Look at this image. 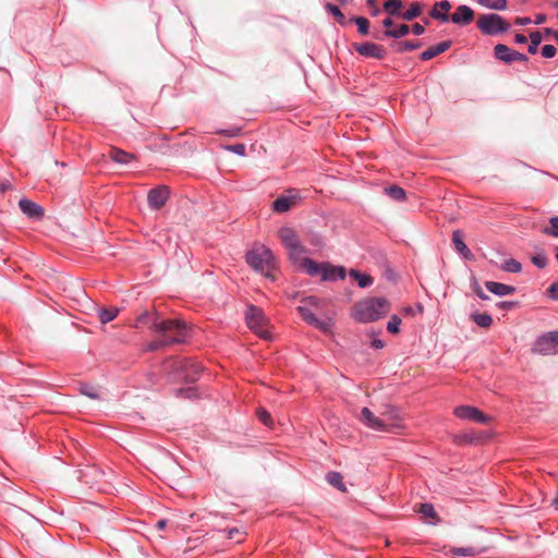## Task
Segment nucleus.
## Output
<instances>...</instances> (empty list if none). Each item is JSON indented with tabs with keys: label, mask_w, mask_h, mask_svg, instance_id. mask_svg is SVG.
Wrapping results in <instances>:
<instances>
[{
	"label": "nucleus",
	"mask_w": 558,
	"mask_h": 558,
	"mask_svg": "<svg viewBox=\"0 0 558 558\" xmlns=\"http://www.w3.org/2000/svg\"><path fill=\"white\" fill-rule=\"evenodd\" d=\"M246 263L265 277L275 279L271 274L276 268V260L272 252L263 244H255L245 255Z\"/></svg>",
	"instance_id": "nucleus-3"
},
{
	"label": "nucleus",
	"mask_w": 558,
	"mask_h": 558,
	"mask_svg": "<svg viewBox=\"0 0 558 558\" xmlns=\"http://www.w3.org/2000/svg\"><path fill=\"white\" fill-rule=\"evenodd\" d=\"M242 128L235 126L228 130H221L218 133L225 134L229 137H236L241 134Z\"/></svg>",
	"instance_id": "nucleus-52"
},
{
	"label": "nucleus",
	"mask_w": 558,
	"mask_h": 558,
	"mask_svg": "<svg viewBox=\"0 0 558 558\" xmlns=\"http://www.w3.org/2000/svg\"><path fill=\"white\" fill-rule=\"evenodd\" d=\"M350 276L357 282L359 287L366 288L373 283V278L369 275L361 274L355 269L350 270Z\"/></svg>",
	"instance_id": "nucleus-29"
},
{
	"label": "nucleus",
	"mask_w": 558,
	"mask_h": 558,
	"mask_svg": "<svg viewBox=\"0 0 558 558\" xmlns=\"http://www.w3.org/2000/svg\"><path fill=\"white\" fill-rule=\"evenodd\" d=\"M410 33V26L407 24H400L392 29H386L383 34L384 37L401 38Z\"/></svg>",
	"instance_id": "nucleus-27"
},
{
	"label": "nucleus",
	"mask_w": 558,
	"mask_h": 558,
	"mask_svg": "<svg viewBox=\"0 0 558 558\" xmlns=\"http://www.w3.org/2000/svg\"><path fill=\"white\" fill-rule=\"evenodd\" d=\"M359 420L362 424H364L366 427H368L371 429H374L377 432H385L386 425L383 424L377 411L374 412V411L369 410L368 408H363L359 415Z\"/></svg>",
	"instance_id": "nucleus-15"
},
{
	"label": "nucleus",
	"mask_w": 558,
	"mask_h": 558,
	"mask_svg": "<svg viewBox=\"0 0 558 558\" xmlns=\"http://www.w3.org/2000/svg\"><path fill=\"white\" fill-rule=\"evenodd\" d=\"M153 329L159 337L148 344L147 350L149 351L184 342L190 335L189 326L181 319H163L159 322L155 318L153 320Z\"/></svg>",
	"instance_id": "nucleus-1"
},
{
	"label": "nucleus",
	"mask_w": 558,
	"mask_h": 558,
	"mask_svg": "<svg viewBox=\"0 0 558 558\" xmlns=\"http://www.w3.org/2000/svg\"><path fill=\"white\" fill-rule=\"evenodd\" d=\"M456 416L463 418V420H470L477 423L487 424L490 421V417L484 414L482 411L470 405H460L457 407L453 411Z\"/></svg>",
	"instance_id": "nucleus-13"
},
{
	"label": "nucleus",
	"mask_w": 558,
	"mask_h": 558,
	"mask_svg": "<svg viewBox=\"0 0 558 558\" xmlns=\"http://www.w3.org/2000/svg\"><path fill=\"white\" fill-rule=\"evenodd\" d=\"M325 10L328 13H330L331 15H333L337 19V22L339 24L345 25V23H347L345 16L337 5L331 4V3H326Z\"/></svg>",
	"instance_id": "nucleus-34"
},
{
	"label": "nucleus",
	"mask_w": 558,
	"mask_h": 558,
	"mask_svg": "<svg viewBox=\"0 0 558 558\" xmlns=\"http://www.w3.org/2000/svg\"><path fill=\"white\" fill-rule=\"evenodd\" d=\"M422 46L420 41H412V40H402L391 44V48L398 52L403 53L407 51H412L415 49H418Z\"/></svg>",
	"instance_id": "nucleus-25"
},
{
	"label": "nucleus",
	"mask_w": 558,
	"mask_h": 558,
	"mask_svg": "<svg viewBox=\"0 0 558 558\" xmlns=\"http://www.w3.org/2000/svg\"><path fill=\"white\" fill-rule=\"evenodd\" d=\"M296 311L299 312L300 316L308 324L314 326L315 328L322 330L325 333L331 332L332 322L331 319L328 320H319L315 314L314 308H311L307 305H299L296 307Z\"/></svg>",
	"instance_id": "nucleus-11"
},
{
	"label": "nucleus",
	"mask_w": 558,
	"mask_h": 558,
	"mask_svg": "<svg viewBox=\"0 0 558 558\" xmlns=\"http://www.w3.org/2000/svg\"><path fill=\"white\" fill-rule=\"evenodd\" d=\"M372 347L375 348V349H381V348L385 347V343H384V341H381L379 339H375L372 342Z\"/></svg>",
	"instance_id": "nucleus-64"
},
{
	"label": "nucleus",
	"mask_w": 558,
	"mask_h": 558,
	"mask_svg": "<svg viewBox=\"0 0 558 558\" xmlns=\"http://www.w3.org/2000/svg\"><path fill=\"white\" fill-rule=\"evenodd\" d=\"M454 442L458 445L471 444L475 440V437L470 434L457 435L454 436Z\"/></svg>",
	"instance_id": "nucleus-47"
},
{
	"label": "nucleus",
	"mask_w": 558,
	"mask_h": 558,
	"mask_svg": "<svg viewBox=\"0 0 558 558\" xmlns=\"http://www.w3.org/2000/svg\"><path fill=\"white\" fill-rule=\"evenodd\" d=\"M390 311V303L384 298H369L355 304L353 317L360 323L378 320Z\"/></svg>",
	"instance_id": "nucleus-2"
},
{
	"label": "nucleus",
	"mask_w": 558,
	"mask_h": 558,
	"mask_svg": "<svg viewBox=\"0 0 558 558\" xmlns=\"http://www.w3.org/2000/svg\"><path fill=\"white\" fill-rule=\"evenodd\" d=\"M353 48L355 51H357L361 56L366 58H374L377 60L385 59L387 52L386 49L377 44L374 43H361V44H353Z\"/></svg>",
	"instance_id": "nucleus-14"
},
{
	"label": "nucleus",
	"mask_w": 558,
	"mask_h": 558,
	"mask_svg": "<svg viewBox=\"0 0 558 558\" xmlns=\"http://www.w3.org/2000/svg\"><path fill=\"white\" fill-rule=\"evenodd\" d=\"M513 52H514V50H512L511 48H509L507 45H504V44H497L494 47L495 58L507 63V64L512 63Z\"/></svg>",
	"instance_id": "nucleus-23"
},
{
	"label": "nucleus",
	"mask_w": 558,
	"mask_h": 558,
	"mask_svg": "<svg viewBox=\"0 0 558 558\" xmlns=\"http://www.w3.org/2000/svg\"><path fill=\"white\" fill-rule=\"evenodd\" d=\"M170 195V190L166 185H159L153 190H150L147 194L148 205L151 208L158 209L162 207L168 201Z\"/></svg>",
	"instance_id": "nucleus-16"
},
{
	"label": "nucleus",
	"mask_w": 558,
	"mask_h": 558,
	"mask_svg": "<svg viewBox=\"0 0 558 558\" xmlns=\"http://www.w3.org/2000/svg\"><path fill=\"white\" fill-rule=\"evenodd\" d=\"M246 533L239 527H233L228 531V538L234 539L235 543H242Z\"/></svg>",
	"instance_id": "nucleus-42"
},
{
	"label": "nucleus",
	"mask_w": 558,
	"mask_h": 558,
	"mask_svg": "<svg viewBox=\"0 0 558 558\" xmlns=\"http://www.w3.org/2000/svg\"><path fill=\"white\" fill-rule=\"evenodd\" d=\"M119 313L117 307L101 308L98 311V317L101 324H108L113 320Z\"/></svg>",
	"instance_id": "nucleus-30"
},
{
	"label": "nucleus",
	"mask_w": 558,
	"mask_h": 558,
	"mask_svg": "<svg viewBox=\"0 0 558 558\" xmlns=\"http://www.w3.org/2000/svg\"><path fill=\"white\" fill-rule=\"evenodd\" d=\"M548 295L554 299V300H558V281L556 283H553L548 290Z\"/></svg>",
	"instance_id": "nucleus-54"
},
{
	"label": "nucleus",
	"mask_w": 558,
	"mask_h": 558,
	"mask_svg": "<svg viewBox=\"0 0 558 558\" xmlns=\"http://www.w3.org/2000/svg\"><path fill=\"white\" fill-rule=\"evenodd\" d=\"M514 41L517 44H525L527 41V38L523 34H517L514 36Z\"/></svg>",
	"instance_id": "nucleus-60"
},
{
	"label": "nucleus",
	"mask_w": 558,
	"mask_h": 558,
	"mask_svg": "<svg viewBox=\"0 0 558 558\" xmlns=\"http://www.w3.org/2000/svg\"><path fill=\"white\" fill-rule=\"evenodd\" d=\"M487 290L496 295L504 296V295H510L513 294L515 291V288L512 286H508L505 283H499L495 281H486L485 283Z\"/></svg>",
	"instance_id": "nucleus-21"
},
{
	"label": "nucleus",
	"mask_w": 558,
	"mask_h": 558,
	"mask_svg": "<svg viewBox=\"0 0 558 558\" xmlns=\"http://www.w3.org/2000/svg\"><path fill=\"white\" fill-rule=\"evenodd\" d=\"M452 242L456 250L466 259L472 258V253L463 241V234L460 230H454L452 233Z\"/></svg>",
	"instance_id": "nucleus-22"
},
{
	"label": "nucleus",
	"mask_w": 558,
	"mask_h": 558,
	"mask_svg": "<svg viewBox=\"0 0 558 558\" xmlns=\"http://www.w3.org/2000/svg\"><path fill=\"white\" fill-rule=\"evenodd\" d=\"M352 22L357 26V31L363 36L368 35L369 33V21L364 16H356L352 19Z\"/></svg>",
	"instance_id": "nucleus-37"
},
{
	"label": "nucleus",
	"mask_w": 558,
	"mask_h": 558,
	"mask_svg": "<svg viewBox=\"0 0 558 558\" xmlns=\"http://www.w3.org/2000/svg\"><path fill=\"white\" fill-rule=\"evenodd\" d=\"M300 267L311 276L320 275L323 280H336L345 278L344 267L332 266L327 263L317 264L311 258H301Z\"/></svg>",
	"instance_id": "nucleus-4"
},
{
	"label": "nucleus",
	"mask_w": 558,
	"mask_h": 558,
	"mask_svg": "<svg viewBox=\"0 0 558 558\" xmlns=\"http://www.w3.org/2000/svg\"><path fill=\"white\" fill-rule=\"evenodd\" d=\"M29 219L38 221L43 218L44 211H24Z\"/></svg>",
	"instance_id": "nucleus-55"
},
{
	"label": "nucleus",
	"mask_w": 558,
	"mask_h": 558,
	"mask_svg": "<svg viewBox=\"0 0 558 558\" xmlns=\"http://www.w3.org/2000/svg\"><path fill=\"white\" fill-rule=\"evenodd\" d=\"M477 3L496 11H502L507 8V0H477Z\"/></svg>",
	"instance_id": "nucleus-31"
},
{
	"label": "nucleus",
	"mask_w": 558,
	"mask_h": 558,
	"mask_svg": "<svg viewBox=\"0 0 558 558\" xmlns=\"http://www.w3.org/2000/svg\"><path fill=\"white\" fill-rule=\"evenodd\" d=\"M19 206H20V209H22V210H25V209H43V207L40 205L34 203L31 199L24 198V197L19 199Z\"/></svg>",
	"instance_id": "nucleus-46"
},
{
	"label": "nucleus",
	"mask_w": 558,
	"mask_h": 558,
	"mask_svg": "<svg viewBox=\"0 0 558 558\" xmlns=\"http://www.w3.org/2000/svg\"><path fill=\"white\" fill-rule=\"evenodd\" d=\"M175 371L181 373V376L186 381H195L202 372V366L191 359H181L173 362Z\"/></svg>",
	"instance_id": "nucleus-9"
},
{
	"label": "nucleus",
	"mask_w": 558,
	"mask_h": 558,
	"mask_svg": "<svg viewBox=\"0 0 558 558\" xmlns=\"http://www.w3.org/2000/svg\"><path fill=\"white\" fill-rule=\"evenodd\" d=\"M472 319L474 323L483 328H489L493 324V318L486 313L473 314Z\"/></svg>",
	"instance_id": "nucleus-32"
},
{
	"label": "nucleus",
	"mask_w": 558,
	"mask_h": 558,
	"mask_svg": "<svg viewBox=\"0 0 558 558\" xmlns=\"http://www.w3.org/2000/svg\"><path fill=\"white\" fill-rule=\"evenodd\" d=\"M451 44H452L451 40H445L435 46H432L428 49L424 50L420 54V58L422 61H428V60L439 56L440 53L447 51L451 47Z\"/></svg>",
	"instance_id": "nucleus-20"
},
{
	"label": "nucleus",
	"mask_w": 558,
	"mask_h": 558,
	"mask_svg": "<svg viewBox=\"0 0 558 558\" xmlns=\"http://www.w3.org/2000/svg\"><path fill=\"white\" fill-rule=\"evenodd\" d=\"M542 56L546 59L554 58L556 56L557 49L553 45H545L542 47Z\"/></svg>",
	"instance_id": "nucleus-48"
},
{
	"label": "nucleus",
	"mask_w": 558,
	"mask_h": 558,
	"mask_svg": "<svg viewBox=\"0 0 558 558\" xmlns=\"http://www.w3.org/2000/svg\"><path fill=\"white\" fill-rule=\"evenodd\" d=\"M366 5L371 10V14L377 16L380 14V9L377 7V0H366Z\"/></svg>",
	"instance_id": "nucleus-53"
},
{
	"label": "nucleus",
	"mask_w": 558,
	"mask_h": 558,
	"mask_svg": "<svg viewBox=\"0 0 558 558\" xmlns=\"http://www.w3.org/2000/svg\"><path fill=\"white\" fill-rule=\"evenodd\" d=\"M384 193L389 198H391L392 201H396V202L404 201L407 197L405 191L401 186L396 185V184L386 186L384 189Z\"/></svg>",
	"instance_id": "nucleus-26"
},
{
	"label": "nucleus",
	"mask_w": 558,
	"mask_h": 558,
	"mask_svg": "<svg viewBox=\"0 0 558 558\" xmlns=\"http://www.w3.org/2000/svg\"><path fill=\"white\" fill-rule=\"evenodd\" d=\"M421 14V5L417 2L411 3L410 8L402 13V19L405 21H412Z\"/></svg>",
	"instance_id": "nucleus-36"
},
{
	"label": "nucleus",
	"mask_w": 558,
	"mask_h": 558,
	"mask_svg": "<svg viewBox=\"0 0 558 558\" xmlns=\"http://www.w3.org/2000/svg\"><path fill=\"white\" fill-rule=\"evenodd\" d=\"M11 187V183L9 180H2L0 181V192L4 193Z\"/></svg>",
	"instance_id": "nucleus-58"
},
{
	"label": "nucleus",
	"mask_w": 558,
	"mask_h": 558,
	"mask_svg": "<svg viewBox=\"0 0 558 558\" xmlns=\"http://www.w3.org/2000/svg\"><path fill=\"white\" fill-rule=\"evenodd\" d=\"M530 45L527 47V51L531 54H535L537 52L538 46L542 43V35L538 31H534L530 34Z\"/></svg>",
	"instance_id": "nucleus-33"
},
{
	"label": "nucleus",
	"mask_w": 558,
	"mask_h": 558,
	"mask_svg": "<svg viewBox=\"0 0 558 558\" xmlns=\"http://www.w3.org/2000/svg\"><path fill=\"white\" fill-rule=\"evenodd\" d=\"M109 157L111 160L120 165H126L134 159V156L132 154H129L116 147L110 149Z\"/></svg>",
	"instance_id": "nucleus-24"
},
{
	"label": "nucleus",
	"mask_w": 558,
	"mask_h": 558,
	"mask_svg": "<svg viewBox=\"0 0 558 558\" xmlns=\"http://www.w3.org/2000/svg\"><path fill=\"white\" fill-rule=\"evenodd\" d=\"M411 29H412V33L416 36H420L422 34H424V32H425V27L418 23L413 24Z\"/></svg>",
	"instance_id": "nucleus-56"
},
{
	"label": "nucleus",
	"mask_w": 558,
	"mask_h": 558,
	"mask_svg": "<svg viewBox=\"0 0 558 558\" xmlns=\"http://www.w3.org/2000/svg\"><path fill=\"white\" fill-rule=\"evenodd\" d=\"M474 20V11L465 4L457 7L456 11L449 16L453 24L465 26Z\"/></svg>",
	"instance_id": "nucleus-17"
},
{
	"label": "nucleus",
	"mask_w": 558,
	"mask_h": 558,
	"mask_svg": "<svg viewBox=\"0 0 558 558\" xmlns=\"http://www.w3.org/2000/svg\"><path fill=\"white\" fill-rule=\"evenodd\" d=\"M451 8L452 5L449 0L437 1L433 9L429 11V16L441 23H448L450 16L448 15V12L451 10Z\"/></svg>",
	"instance_id": "nucleus-19"
},
{
	"label": "nucleus",
	"mask_w": 558,
	"mask_h": 558,
	"mask_svg": "<svg viewBox=\"0 0 558 558\" xmlns=\"http://www.w3.org/2000/svg\"><path fill=\"white\" fill-rule=\"evenodd\" d=\"M475 293L477 294V296L482 300H487L488 299V295L485 294L482 290L481 287L476 286V288L474 289Z\"/></svg>",
	"instance_id": "nucleus-59"
},
{
	"label": "nucleus",
	"mask_w": 558,
	"mask_h": 558,
	"mask_svg": "<svg viewBox=\"0 0 558 558\" xmlns=\"http://www.w3.org/2000/svg\"><path fill=\"white\" fill-rule=\"evenodd\" d=\"M532 352L541 355H549L557 353L556 341L554 337V331L548 332L539 337L533 348Z\"/></svg>",
	"instance_id": "nucleus-12"
},
{
	"label": "nucleus",
	"mask_w": 558,
	"mask_h": 558,
	"mask_svg": "<svg viewBox=\"0 0 558 558\" xmlns=\"http://www.w3.org/2000/svg\"><path fill=\"white\" fill-rule=\"evenodd\" d=\"M383 25H384L387 29H392V26H393V21H392V19H390V17H386V19L383 21Z\"/></svg>",
	"instance_id": "nucleus-63"
},
{
	"label": "nucleus",
	"mask_w": 558,
	"mask_h": 558,
	"mask_svg": "<svg viewBox=\"0 0 558 558\" xmlns=\"http://www.w3.org/2000/svg\"><path fill=\"white\" fill-rule=\"evenodd\" d=\"M326 480L331 486L338 488L341 492H347V487L343 484V477L339 472L327 473Z\"/></svg>",
	"instance_id": "nucleus-28"
},
{
	"label": "nucleus",
	"mask_w": 558,
	"mask_h": 558,
	"mask_svg": "<svg viewBox=\"0 0 558 558\" xmlns=\"http://www.w3.org/2000/svg\"><path fill=\"white\" fill-rule=\"evenodd\" d=\"M281 242L290 250V258L301 266V258H305L303 255L304 250L299 244L294 230L290 228H281L278 232Z\"/></svg>",
	"instance_id": "nucleus-8"
},
{
	"label": "nucleus",
	"mask_w": 558,
	"mask_h": 558,
	"mask_svg": "<svg viewBox=\"0 0 558 558\" xmlns=\"http://www.w3.org/2000/svg\"><path fill=\"white\" fill-rule=\"evenodd\" d=\"M545 21H546V15H545V14H537V15L535 16V21H534V23H535L536 25H541V24L545 23Z\"/></svg>",
	"instance_id": "nucleus-62"
},
{
	"label": "nucleus",
	"mask_w": 558,
	"mask_h": 558,
	"mask_svg": "<svg viewBox=\"0 0 558 558\" xmlns=\"http://www.w3.org/2000/svg\"><path fill=\"white\" fill-rule=\"evenodd\" d=\"M420 512L427 518L437 520V513L430 504H422L420 507Z\"/></svg>",
	"instance_id": "nucleus-45"
},
{
	"label": "nucleus",
	"mask_w": 558,
	"mask_h": 558,
	"mask_svg": "<svg viewBox=\"0 0 558 558\" xmlns=\"http://www.w3.org/2000/svg\"><path fill=\"white\" fill-rule=\"evenodd\" d=\"M256 415L259 418V421L263 422L266 426H271L272 418H271L270 413L266 409H264V408L257 409Z\"/></svg>",
	"instance_id": "nucleus-44"
},
{
	"label": "nucleus",
	"mask_w": 558,
	"mask_h": 558,
	"mask_svg": "<svg viewBox=\"0 0 558 558\" xmlns=\"http://www.w3.org/2000/svg\"><path fill=\"white\" fill-rule=\"evenodd\" d=\"M532 263L538 268H544L547 265V257L543 254H538L532 257Z\"/></svg>",
	"instance_id": "nucleus-50"
},
{
	"label": "nucleus",
	"mask_w": 558,
	"mask_h": 558,
	"mask_svg": "<svg viewBox=\"0 0 558 558\" xmlns=\"http://www.w3.org/2000/svg\"><path fill=\"white\" fill-rule=\"evenodd\" d=\"M383 424L386 425L385 433H396L403 428L402 416L399 410L391 404H384L377 409Z\"/></svg>",
	"instance_id": "nucleus-7"
},
{
	"label": "nucleus",
	"mask_w": 558,
	"mask_h": 558,
	"mask_svg": "<svg viewBox=\"0 0 558 558\" xmlns=\"http://www.w3.org/2000/svg\"><path fill=\"white\" fill-rule=\"evenodd\" d=\"M80 392L92 400L99 399L98 389L89 384H81L78 388Z\"/></svg>",
	"instance_id": "nucleus-35"
},
{
	"label": "nucleus",
	"mask_w": 558,
	"mask_h": 558,
	"mask_svg": "<svg viewBox=\"0 0 558 558\" xmlns=\"http://www.w3.org/2000/svg\"><path fill=\"white\" fill-rule=\"evenodd\" d=\"M515 23H517L518 25H522V26H523V25H527V24H530V23H531V19H530V17H518V19L515 20Z\"/></svg>",
	"instance_id": "nucleus-61"
},
{
	"label": "nucleus",
	"mask_w": 558,
	"mask_h": 558,
	"mask_svg": "<svg viewBox=\"0 0 558 558\" xmlns=\"http://www.w3.org/2000/svg\"><path fill=\"white\" fill-rule=\"evenodd\" d=\"M453 556H473L480 554L481 550L474 547H454L450 549Z\"/></svg>",
	"instance_id": "nucleus-39"
},
{
	"label": "nucleus",
	"mask_w": 558,
	"mask_h": 558,
	"mask_svg": "<svg viewBox=\"0 0 558 558\" xmlns=\"http://www.w3.org/2000/svg\"><path fill=\"white\" fill-rule=\"evenodd\" d=\"M477 28L487 36H497L507 33L510 29V24L499 14L488 13L483 14L476 22Z\"/></svg>",
	"instance_id": "nucleus-5"
},
{
	"label": "nucleus",
	"mask_w": 558,
	"mask_h": 558,
	"mask_svg": "<svg viewBox=\"0 0 558 558\" xmlns=\"http://www.w3.org/2000/svg\"><path fill=\"white\" fill-rule=\"evenodd\" d=\"M544 233L558 238V216L550 218L549 226L544 228Z\"/></svg>",
	"instance_id": "nucleus-41"
},
{
	"label": "nucleus",
	"mask_w": 558,
	"mask_h": 558,
	"mask_svg": "<svg viewBox=\"0 0 558 558\" xmlns=\"http://www.w3.org/2000/svg\"><path fill=\"white\" fill-rule=\"evenodd\" d=\"M246 324L251 330L263 339H268L270 333L267 329L268 319L265 317L264 312L254 305L247 307Z\"/></svg>",
	"instance_id": "nucleus-6"
},
{
	"label": "nucleus",
	"mask_w": 558,
	"mask_h": 558,
	"mask_svg": "<svg viewBox=\"0 0 558 558\" xmlns=\"http://www.w3.org/2000/svg\"><path fill=\"white\" fill-rule=\"evenodd\" d=\"M401 318L397 315H392L387 324V330L391 333H398L400 330Z\"/></svg>",
	"instance_id": "nucleus-43"
},
{
	"label": "nucleus",
	"mask_w": 558,
	"mask_h": 558,
	"mask_svg": "<svg viewBox=\"0 0 558 558\" xmlns=\"http://www.w3.org/2000/svg\"><path fill=\"white\" fill-rule=\"evenodd\" d=\"M227 150H230L239 156H244L245 153H246V147L244 144H234V145H229L226 147Z\"/></svg>",
	"instance_id": "nucleus-49"
},
{
	"label": "nucleus",
	"mask_w": 558,
	"mask_h": 558,
	"mask_svg": "<svg viewBox=\"0 0 558 558\" xmlns=\"http://www.w3.org/2000/svg\"><path fill=\"white\" fill-rule=\"evenodd\" d=\"M402 7L401 0H387L384 3L385 11L390 15H397Z\"/></svg>",
	"instance_id": "nucleus-38"
},
{
	"label": "nucleus",
	"mask_w": 558,
	"mask_h": 558,
	"mask_svg": "<svg viewBox=\"0 0 558 558\" xmlns=\"http://www.w3.org/2000/svg\"><path fill=\"white\" fill-rule=\"evenodd\" d=\"M501 268L505 271L517 274V272L521 271L522 266L518 260L510 258V259L505 260Z\"/></svg>",
	"instance_id": "nucleus-40"
},
{
	"label": "nucleus",
	"mask_w": 558,
	"mask_h": 558,
	"mask_svg": "<svg viewBox=\"0 0 558 558\" xmlns=\"http://www.w3.org/2000/svg\"><path fill=\"white\" fill-rule=\"evenodd\" d=\"M104 476L105 473L95 466H88L81 471V480L84 481L85 484L89 485L90 488L102 489L100 482Z\"/></svg>",
	"instance_id": "nucleus-18"
},
{
	"label": "nucleus",
	"mask_w": 558,
	"mask_h": 558,
	"mask_svg": "<svg viewBox=\"0 0 558 558\" xmlns=\"http://www.w3.org/2000/svg\"><path fill=\"white\" fill-rule=\"evenodd\" d=\"M302 205V196L301 193L295 189H289L284 191L281 195H279L272 202V208L275 210H284L290 209L291 207H296Z\"/></svg>",
	"instance_id": "nucleus-10"
},
{
	"label": "nucleus",
	"mask_w": 558,
	"mask_h": 558,
	"mask_svg": "<svg viewBox=\"0 0 558 558\" xmlns=\"http://www.w3.org/2000/svg\"><path fill=\"white\" fill-rule=\"evenodd\" d=\"M520 61V62H527V57L519 51L513 52L512 54V62Z\"/></svg>",
	"instance_id": "nucleus-57"
},
{
	"label": "nucleus",
	"mask_w": 558,
	"mask_h": 558,
	"mask_svg": "<svg viewBox=\"0 0 558 558\" xmlns=\"http://www.w3.org/2000/svg\"><path fill=\"white\" fill-rule=\"evenodd\" d=\"M320 301L315 296H308L303 299L301 305H307L311 308H317L319 306Z\"/></svg>",
	"instance_id": "nucleus-51"
}]
</instances>
